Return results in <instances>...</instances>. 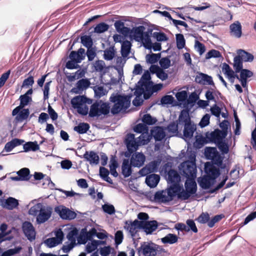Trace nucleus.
<instances>
[{
    "instance_id": "obj_27",
    "label": "nucleus",
    "mask_w": 256,
    "mask_h": 256,
    "mask_svg": "<svg viewBox=\"0 0 256 256\" xmlns=\"http://www.w3.org/2000/svg\"><path fill=\"white\" fill-rule=\"evenodd\" d=\"M132 165L128 159H124L122 166V172L124 176L126 178L132 174Z\"/></svg>"
},
{
    "instance_id": "obj_4",
    "label": "nucleus",
    "mask_w": 256,
    "mask_h": 256,
    "mask_svg": "<svg viewBox=\"0 0 256 256\" xmlns=\"http://www.w3.org/2000/svg\"><path fill=\"white\" fill-rule=\"evenodd\" d=\"M180 174L187 178H196V167L194 162L186 161L179 166Z\"/></svg>"
},
{
    "instance_id": "obj_30",
    "label": "nucleus",
    "mask_w": 256,
    "mask_h": 256,
    "mask_svg": "<svg viewBox=\"0 0 256 256\" xmlns=\"http://www.w3.org/2000/svg\"><path fill=\"white\" fill-rule=\"evenodd\" d=\"M231 34L236 38H240L242 36V26L238 22H236L230 26Z\"/></svg>"
},
{
    "instance_id": "obj_47",
    "label": "nucleus",
    "mask_w": 256,
    "mask_h": 256,
    "mask_svg": "<svg viewBox=\"0 0 256 256\" xmlns=\"http://www.w3.org/2000/svg\"><path fill=\"white\" fill-rule=\"evenodd\" d=\"M152 136L150 135L148 132H144L141 134L140 136L138 137V143L140 145H144L147 144L150 140Z\"/></svg>"
},
{
    "instance_id": "obj_13",
    "label": "nucleus",
    "mask_w": 256,
    "mask_h": 256,
    "mask_svg": "<svg viewBox=\"0 0 256 256\" xmlns=\"http://www.w3.org/2000/svg\"><path fill=\"white\" fill-rule=\"evenodd\" d=\"M206 156L210 159L212 160L218 165H220L222 164V160L219 156L216 148H206L205 150Z\"/></svg>"
},
{
    "instance_id": "obj_43",
    "label": "nucleus",
    "mask_w": 256,
    "mask_h": 256,
    "mask_svg": "<svg viewBox=\"0 0 256 256\" xmlns=\"http://www.w3.org/2000/svg\"><path fill=\"white\" fill-rule=\"evenodd\" d=\"M90 128V125L87 123L82 122L76 126L74 130L80 134H86Z\"/></svg>"
},
{
    "instance_id": "obj_53",
    "label": "nucleus",
    "mask_w": 256,
    "mask_h": 256,
    "mask_svg": "<svg viewBox=\"0 0 256 256\" xmlns=\"http://www.w3.org/2000/svg\"><path fill=\"white\" fill-rule=\"evenodd\" d=\"M96 47H92L90 48H87V50L86 54V55L88 60L89 62H91L93 60L94 58L96 56Z\"/></svg>"
},
{
    "instance_id": "obj_33",
    "label": "nucleus",
    "mask_w": 256,
    "mask_h": 256,
    "mask_svg": "<svg viewBox=\"0 0 256 256\" xmlns=\"http://www.w3.org/2000/svg\"><path fill=\"white\" fill-rule=\"evenodd\" d=\"M145 30V28L143 26H140L134 28L132 30H130V34H132L136 40L140 42V38L142 37V34Z\"/></svg>"
},
{
    "instance_id": "obj_64",
    "label": "nucleus",
    "mask_w": 256,
    "mask_h": 256,
    "mask_svg": "<svg viewBox=\"0 0 256 256\" xmlns=\"http://www.w3.org/2000/svg\"><path fill=\"white\" fill-rule=\"evenodd\" d=\"M104 212L109 214H112L115 213L116 210L113 205L110 204H104L102 206Z\"/></svg>"
},
{
    "instance_id": "obj_57",
    "label": "nucleus",
    "mask_w": 256,
    "mask_h": 256,
    "mask_svg": "<svg viewBox=\"0 0 256 256\" xmlns=\"http://www.w3.org/2000/svg\"><path fill=\"white\" fill-rule=\"evenodd\" d=\"M134 130L136 132L142 134L144 132H148V126L144 123L138 124L134 126Z\"/></svg>"
},
{
    "instance_id": "obj_52",
    "label": "nucleus",
    "mask_w": 256,
    "mask_h": 256,
    "mask_svg": "<svg viewBox=\"0 0 256 256\" xmlns=\"http://www.w3.org/2000/svg\"><path fill=\"white\" fill-rule=\"evenodd\" d=\"M108 28L109 26L108 24L104 22H100L94 28V32L98 34H101L107 31Z\"/></svg>"
},
{
    "instance_id": "obj_40",
    "label": "nucleus",
    "mask_w": 256,
    "mask_h": 256,
    "mask_svg": "<svg viewBox=\"0 0 256 256\" xmlns=\"http://www.w3.org/2000/svg\"><path fill=\"white\" fill-rule=\"evenodd\" d=\"M104 242L99 240H92L91 242H88L86 246V250L88 253H90L96 250L100 244Z\"/></svg>"
},
{
    "instance_id": "obj_35",
    "label": "nucleus",
    "mask_w": 256,
    "mask_h": 256,
    "mask_svg": "<svg viewBox=\"0 0 256 256\" xmlns=\"http://www.w3.org/2000/svg\"><path fill=\"white\" fill-rule=\"evenodd\" d=\"M172 186L168 192V194L170 197H172L175 194L178 195L183 190L182 186H180L179 183H172Z\"/></svg>"
},
{
    "instance_id": "obj_48",
    "label": "nucleus",
    "mask_w": 256,
    "mask_h": 256,
    "mask_svg": "<svg viewBox=\"0 0 256 256\" xmlns=\"http://www.w3.org/2000/svg\"><path fill=\"white\" fill-rule=\"evenodd\" d=\"M80 40L81 43L87 48L92 47L93 42L90 36L86 35L82 36Z\"/></svg>"
},
{
    "instance_id": "obj_58",
    "label": "nucleus",
    "mask_w": 256,
    "mask_h": 256,
    "mask_svg": "<svg viewBox=\"0 0 256 256\" xmlns=\"http://www.w3.org/2000/svg\"><path fill=\"white\" fill-rule=\"evenodd\" d=\"M22 249L21 247H16L14 248H10L2 253L0 256H12L20 252Z\"/></svg>"
},
{
    "instance_id": "obj_62",
    "label": "nucleus",
    "mask_w": 256,
    "mask_h": 256,
    "mask_svg": "<svg viewBox=\"0 0 256 256\" xmlns=\"http://www.w3.org/2000/svg\"><path fill=\"white\" fill-rule=\"evenodd\" d=\"M176 96L178 101L180 102H186L188 98V93L186 90H182L178 92L176 94Z\"/></svg>"
},
{
    "instance_id": "obj_51",
    "label": "nucleus",
    "mask_w": 256,
    "mask_h": 256,
    "mask_svg": "<svg viewBox=\"0 0 256 256\" xmlns=\"http://www.w3.org/2000/svg\"><path fill=\"white\" fill-rule=\"evenodd\" d=\"M104 58L105 60H112L114 56V50L112 47H110L108 48H106L104 50Z\"/></svg>"
},
{
    "instance_id": "obj_19",
    "label": "nucleus",
    "mask_w": 256,
    "mask_h": 256,
    "mask_svg": "<svg viewBox=\"0 0 256 256\" xmlns=\"http://www.w3.org/2000/svg\"><path fill=\"white\" fill-rule=\"evenodd\" d=\"M150 70L152 74H156V76L162 81L168 78V74L157 65L152 64L150 68Z\"/></svg>"
},
{
    "instance_id": "obj_18",
    "label": "nucleus",
    "mask_w": 256,
    "mask_h": 256,
    "mask_svg": "<svg viewBox=\"0 0 256 256\" xmlns=\"http://www.w3.org/2000/svg\"><path fill=\"white\" fill-rule=\"evenodd\" d=\"M0 206L8 210H12L18 206V201L15 198L9 197L6 200H2Z\"/></svg>"
},
{
    "instance_id": "obj_14",
    "label": "nucleus",
    "mask_w": 256,
    "mask_h": 256,
    "mask_svg": "<svg viewBox=\"0 0 256 256\" xmlns=\"http://www.w3.org/2000/svg\"><path fill=\"white\" fill-rule=\"evenodd\" d=\"M24 233L26 238L30 240L35 239L36 232L32 223L28 222H25L22 226Z\"/></svg>"
},
{
    "instance_id": "obj_17",
    "label": "nucleus",
    "mask_w": 256,
    "mask_h": 256,
    "mask_svg": "<svg viewBox=\"0 0 256 256\" xmlns=\"http://www.w3.org/2000/svg\"><path fill=\"white\" fill-rule=\"evenodd\" d=\"M141 228L146 234H152L158 228V222L156 220L140 221Z\"/></svg>"
},
{
    "instance_id": "obj_28",
    "label": "nucleus",
    "mask_w": 256,
    "mask_h": 256,
    "mask_svg": "<svg viewBox=\"0 0 256 256\" xmlns=\"http://www.w3.org/2000/svg\"><path fill=\"white\" fill-rule=\"evenodd\" d=\"M24 141L22 140L16 138L12 139L11 141L8 142L5 146L4 150L6 152H10L15 147L22 144Z\"/></svg>"
},
{
    "instance_id": "obj_45",
    "label": "nucleus",
    "mask_w": 256,
    "mask_h": 256,
    "mask_svg": "<svg viewBox=\"0 0 256 256\" xmlns=\"http://www.w3.org/2000/svg\"><path fill=\"white\" fill-rule=\"evenodd\" d=\"M138 84L144 88V90L146 89V91L149 92V96H146V97H145V100L149 98L152 94L150 92L152 90L151 88L152 86V82H144L142 80H139Z\"/></svg>"
},
{
    "instance_id": "obj_24",
    "label": "nucleus",
    "mask_w": 256,
    "mask_h": 256,
    "mask_svg": "<svg viewBox=\"0 0 256 256\" xmlns=\"http://www.w3.org/2000/svg\"><path fill=\"white\" fill-rule=\"evenodd\" d=\"M114 26L116 30L124 36H127L130 34V28L124 26V24L121 20H116Z\"/></svg>"
},
{
    "instance_id": "obj_34",
    "label": "nucleus",
    "mask_w": 256,
    "mask_h": 256,
    "mask_svg": "<svg viewBox=\"0 0 256 256\" xmlns=\"http://www.w3.org/2000/svg\"><path fill=\"white\" fill-rule=\"evenodd\" d=\"M214 181V180H213L207 176H204L200 179L198 180V182L200 186L203 189H208L210 188L212 185Z\"/></svg>"
},
{
    "instance_id": "obj_15",
    "label": "nucleus",
    "mask_w": 256,
    "mask_h": 256,
    "mask_svg": "<svg viewBox=\"0 0 256 256\" xmlns=\"http://www.w3.org/2000/svg\"><path fill=\"white\" fill-rule=\"evenodd\" d=\"M204 170L206 174V176H209L213 180H216L220 174L219 169L208 162L205 164Z\"/></svg>"
},
{
    "instance_id": "obj_10",
    "label": "nucleus",
    "mask_w": 256,
    "mask_h": 256,
    "mask_svg": "<svg viewBox=\"0 0 256 256\" xmlns=\"http://www.w3.org/2000/svg\"><path fill=\"white\" fill-rule=\"evenodd\" d=\"M55 236L56 237L48 238L44 240V242L48 247L53 248L62 242L64 234L60 229L56 232Z\"/></svg>"
},
{
    "instance_id": "obj_38",
    "label": "nucleus",
    "mask_w": 256,
    "mask_h": 256,
    "mask_svg": "<svg viewBox=\"0 0 256 256\" xmlns=\"http://www.w3.org/2000/svg\"><path fill=\"white\" fill-rule=\"evenodd\" d=\"M30 114L28 108H22L16 116V120L18 122H22L27 119Z\"/></svg>"
},
{
    "instance_id": "obj_39",
    "label": "nucleus",
    "mask_w": 256,
    "mask_h": 256,
    "mask_svg": "<svg viewBox=\"0 0 256 256\" xmlns=\"http://www.w3.org/2000/svg\"><path fill=\"white\" fill-rule=\"evenodd\" d=\"M178 237L174 234H168L161 239L164 244H174L178 242Z\"/></svg>"
},
{
    "instance_id": "obj_61",
    "label": "nucleus",
    "mask_w": 256,
    "mask_h": 256,
    "mask_svg": "<svg viewBox=\"0 0 256 256\" xmlns=\"http://www.w3.org/2000/svg\"><path fill=\"white\" fill-rule=\"evenodd\" d=\"M240 76L239 78L247 80L253 76V72L247 69H242L240 70Z\"/></svg>"
},
{
    "instance_id": "obj_63",
    "label": "nucleus",
    "mask_w": 256,
    "mask_h": 256,
    "mask_svg": "<svg viewBox=\"0 0 256 256\" xmlns=\"http://www.w3.org/2000/svg\"><path fill=\"white\" fill-rule=\"evenodd\" d=\"M196 220L200 224L208 223L210 220V216L207 212H202Z\"/></svg>"
},
{
    "instance_id": "obj_11",
    "label": "nucleus",
    "mask_w": 256,
    "mask_h": 256,
    "mask_svg": "<svg viewBox=\"0 0 256 256\" xmlns=\"http://www.w3.org/2000/svg\"><path fill=\"white\" fill-rule=\"evenodd\" d=\"M145 160L146 156L142 153L136 152L132 154L130 163L134 167L140 168L143 166Z\"/></svg>"
},
{
    "instance_id": "obj_29",
    "label": "nucleus",
    "mask_w": 256,
    "mask_h": 256,
    "mask_svg": "<svg viewBox=\"0 0 256 256\" xmlns=\"http://www.w3.org/2000/svg\"><path fill=\"white\" fill-rule=\"evenodd\" d=\"M196 130V126L194 124H187L184 125V136L187 138L192 137L194 131Z\"/></svg>"
},
{
    "instance_id": "obj_56",
    "label": "nucleus",
    "mask_w": 256,
    "mask_h": 256,
    "mask_svg": "<svg viewBox=\"0 0 256 256\" xmlns=\"http://www.w3.org/2000/svg\"><path fill=\"white\" fill-rule=\"evenodd\" d=\"M142 121L145 124L152 125L156 122V118H154L150 114H145L142 118Z\"/></svg>"
},
{
    "instance_id": "obj_21",
    "label": "nucleus",
    "mask_w": 256,
    "mask_h": 256,
    "mask_svg": "<svg viewBox=\"0 0 256 256\" xmlns=\"http://www.w3.org/2000/svg\"><path fill=\"white\" fill-rule=\"evenodd\" d=\"M86 54L85 50L83 48H80L76 51H72L70 54L69 58L80 63L85 58Z\"/></svg>"
},
{
    "instance_id": "obj_1",
    "label": "nucleus",
    "mask_w": 256,
    "mask_h": 256,
    "mask_svg": "<svg viewBox=\"0 0 256 256\" xmlns=\"http://www.w3.org/2000/svg\"><path fill=\"white\" fill-rule=\"evenodd\" d=\"M52 208L51 206L44 205L42 203H38L30 208L28 214L36 216V222L40 224L48 221L52 216Z\"/></svg>"
},
{
    "instance_id": "obj_37",
    "label": "nucleus",
    "mask_w": 256,
    "mask_h": 256,
    "mask_svg": "<svg viewBox=\"0 0 256 256\" xmlns=\"http://www.w3.org/2000/svg\"><path fill=\"white\" fill-rule=\"evenodd\" d=\"M132 44L130 41H124L121 46V54L124 58L127 57L130 54Z\"/></svg>"
},
{
    "instance_id": "obj_32",
    "label": "nucleus",
    "mask_w": 256,
    "mask_h": 256,
    "mask_svg": "<svg viewBox=\"0 0 256 256\" xmlns=\"http://www.w3.org/2000/svg\"><path fill=\"white\" fill-rule=\"evenodd\" d=\"M236 53L243 62H252L254 59V56L252 54L243 50H238Z\"/></svg>"
},
{
    "instance_id": "obj_31",
    "label": "nucleus",
    "mask_w": 256,
    "mask_h": 256,
    "mask_svg": "<svg viewBox=\"0 0 256 256\" xmlns=\"http://www.w3.org/2000/svg\"><path fill=\"white\" fill-rule=\"evenodd\" d=\"M154 199L156 202H166L172 200L170 196H166L164 190L156 192L154 195Z\"/></svg>"
},
{
    "instance_id": "obj_44",
    "label": "nucleus",
    "mask_w": 256,
    "mask_h": 256,
    "mask_svg": "<svg viewBox=\"0 0 256 256\" xmlns=\"http://www.w3.org/2000/svg\"><path fill=\"white\" fill-rule=\"evenodd\" d=\"M83 100L84 98V96H74L71 100V104L74 108L76 109L78 106L84 104Z\"/></svg>"
},
{
    "instance_id": "obj_41",
    "label": "nucleus",
    "mask_w": 256,
    "mask_h": 256,
    "mask_svg": "<svg viewBox=\"0 0 256 256\" xmlns=\"http://www.w3.org/2000/svg\"><path fill=\"white\" fill-rule=\"evenodd\" d=\"M24 151L26 152L30 150L36 151L39 150V146L36 141L26 142L23 145Z\"/></svg>"
},
{
    "instance_id": "obj_50",
    "label": "nucleus",
    "mask_w": 256,
    "mask_h": 256,
    "mask_svg": "<svg viewBox=\"0 0 256 256\" xmlns=\"http://www.w3.org/2000/svg\"><path fill=\"white\" fill-rule=\"evenodd\" d=\"M242 62L243 61L241 60L238 55L234 58V68L236 72H239L240 70L242 69Z\"/></svg>"
},
{
    "instance_id": "obj_12",
    "label": "nucleus",
    "mask_w": 256,
    "mask_h": 256,
    "mask_svg": "<svg viewBox=\"0 0 256 256\" xmlns=\"http://www.w3.org/2000/svg\"><path fill=\"white\" fill-rule=\"evenodd\" d=\"M206 136V138L208 139L210 142H213L216 144L222 140L226 137L224 136V134L219 129H216L211 132H207Z\"/></svg>"
},
{
    "instance_id": "obj_49",
    "label": "nucleus",
    "mask_w": 256,
    "mask_h": 256,
    "mask_svg": "<svg viewBox=\"0 0 256 256\" xmlns=\"http://www.w3.org/2000/svg\"><path fill=\"white\" fill-rule=\"evenodd\" d=\"M176 38L177 48L179 50L183 48L186 45V40L183 34H176Z\"/></svg>"
},
{
    "instance_id": "obj_9",
    "label": "nucleus",
    "mask_w": 256,
    "mask_h": 256,
    "mask_svg": "<svg viewBox=\"0 0 256 256\" xmlns=\"http://www.w3.org/2000/svg\"><path fill=\"white\" fill-rule=\"evenodd\" d=\"M124 228L128 232L133 240H134L135 238H138L137 234L138 230L142 229L140 221L135 220L133 222L130 223L126 222Z\"/></svg>"
},
{
    "instance_id": "obj_22",
    "label": "nucleus",
    "mask_w": 256,
    "mask_h": 256,
    "mask_svg": "<svg viewBox=\"0 0 256 256\" xmlns=\"http://www.w3.org/2000/svg\"><path fill=\"white\" fill-rule=\"evenodd\" d=\"M83 158L88 161L90 164H98L100 158L96 152L94 151H86L84 154Z\"/></svg>"
},
{
    "instance_id": "obj_25",
    "label": "nucleus",
    "mask_w": 256,
    "mask_h": 256,
    "mask_svg": "<svg viewBox=\"0 0 256 256\" xmlns=\"http://www.w3.org/2000/svg\"><path fill=\"white\" fill-rule=\"evenodd\" d=\"M160 180V176L156 174H151L148 176L146 178V183L150 188L156 187Z\"/></svg>"
},
{
    "instance_id": "obj_36",
    "label": "nucleus",
    "mask_w": 256,
    "mask_h": 256,
    "mask_svg": "<svg viewBox=\"0 0 256 256\" xmlns=\"http://www.w3.org/2000/svg\"><path fill=\"white\" fill-rule=\"evenodd\" d=\"M178 121L180 124H191L192 122L188 112L186 110H182L179 116Z\"/></svg>"
},
{
    "instance_id": "obj_23",
    "label": "nucleus",
    "mask_w": 256,
    "mask_h": 256,
    "mask_svg": "<svg viewBox=\"0 0 256 256\" xmlns=\"http://www.w3.org/2000/svg\"><path fill=\"white\" fill-rule=\"evenodd\" d=\"M151 136L154 137L156 141H160L165 137L166 134L162 128L156 126L151 130Z\"/></svg>"
},
{
    "instance_id": "obj_20",
    "label": "nucleus",
    "mask_w": 256,
    "mask_h": 256,
    "mask_svg": "<svg viewBox=\"0 0 256 256\" xmlns=\"http://www.w3.org/2000/svg\"><path fill=\"white\" fill-rule=\"evenodd\" d=\"M90 82L87 78H82L79 80L76 83V88H74L72 89V92L78 94L80 91H82L88 88L90 86Z\"/></svg>"
},
{
    "instance_id": "obj_3",
    "label": "nucleus",
    "mask_w": 256,
    "mask_h": 256,
    "mask_svg": "<svg viewBox=\"0 0 256 256\" xmlns=\"http://www.w3.org/2000/svg\"><path fill=\"white\" fill-rule=\"evenodd\" d=\"M109 112V105L100 100L96 102L91 105L88 114L89 116L94 118L98 117L102 114L106 115Z\"/></svg>"
},
{
    "instance_id": "obj_8",
    "label": "nucleus",
    "mask_w": 256,
    "mask_h": 256,
    "mask_svg": "<svg viewBox=\"0 0 256 256\" xmlns=\"http://www.w3.org/2000/svg\"><path fill=\"white\" fill-rule=\"evenodd\" d=\"M156 244L151 241L142 242L140 244L138 252L144 256H156Z\"/></svg>"
},
{
    "instance_id": "obj_59",
    "label": "nucleus",
    "mask_w": 256,
    "mask_h": 256,
    "mask_svg": "<svg viewBox=\"0 0 256 256\" xmlns=\"http://www.w3.org/2000/svg\"><path fill=\"white\" fill-rule=\"evenodd\" d=\"M159 64L162 69H167L170 66V60L168 57L162 58H160Z\"/></svg>"
},
{
    "instance_id": "obj_46",
    "label": "nucleus",
    "mask_w": 256,
    "mask_h": 256,
    "mask_svg": "<svg viewBox=\"0 0 256 256\" xmlns=\"http://www.w3.org/2000/svg\"><path fill=\"white\" fill-rule=\"evenodd\" d=\"M161 54H147L146 56V60L148 63L150 64H154L158 62L160 58Z\"/></svg>"
},
{
    "instance_id": "obj_54",
    "label": "nucleus",
    "mask_w": 256,
    "mask_h": 256,
    "mask_svg": "<svg viewBox=\"0 0 256 256\" xmlns=\"http://www.w3.org/2000/svg\"><path fill=\"white\" fill-rule=\"evenodd\" d=\"M95 96L100 98L106 94L107 92L102 86H95L94 88Z\"/></svg>"
},
{
    "instance_id": "obj_5",
    "label": "nucleus",
    "mask_w": 256,
    "mask_h": 256,
    "mask_svg": "<svg viewBox=\"0 0 256 256\" xmlns=\"http://www.w3.org/2000/svg\"><path fill=\"white\" fill-rule=\"evenodd\" d=\"M195 178H187L184 186L186 190H182V192L178 194V197L183 200H186L195 194L197 190V185L194 180Z\"/></svg>"
},
{
    "instance_id": "obj_55",
    "label": "nucleus",
    "mask_w": 256,
    "mask_h": 256,
    "mask_svg": "<svg viewBox=\"0 0 256 256\" xmlns=\"http://www.w3.org/2000/svg\"><path fill=\"white\" fill-rule=\"evenodd\" d=\"M78 233V230L76 228H74L68 234L66 238L70 242L76 244V238Z\"/></svg>"
},
{
    "instance_id": "obj_42",
    "label": "nucleus",
    "mask_w": 256,
    "mask_h": 256,
    "mask_svg": "<svg viewBox=\"0 0 256 256\" xmlns=\"http://www.w3.org/2000/svg\"><path fill=\"white\" fill-rule=\"evenodd\" d=\"M18 175L21 177L22 181H26L30 179V172L28 168H22L16 172Z\"/></svg>"
},
{
    "instance_id": "obj_6",
    "label": "nucleus",
    "mask_w": 256,
    "mask_h": 256,
    "mask_svg": "<svg viewBox=\"0 0 256 256\" xmlns=\"http://www.w3.org/2000/svg\"><path fill=\"white\" fill-rule=\"evenodd\" d=\"M54 212L60 217L64 220H72L76 218V214L68 208L63 206L59 205L54 208Z\"/></svg>"
},
{
    "instance_id": "obj_7",
    "label": "nucleus",
    "mask_w": 256,
    "mask_h": 256,
    "mask_svg": "<svg viewBox=\"0 0 256 256\" xmlns=\"http://www.w3.org/2000/svg\"><path fill=\"white\" fill-rule=\"evenodd\" d=\"M125 143L126 146L128 151L125 153L126 157H130L131 154L136 151L139 145L138 140L136 142L134 135L132 134H128L125 139Z\"/></svg>"
},
{
    "instance_id": "obj_16",
    "label": "nucleus",
    "mask_w": 256,
    "mask_h": 256,
    "mask_svg": "<svg viewBox=\"0 0 256 256\" xmlns=\"http://www.w3.org/2000/svg\"><path fill=\"white\" fill-rule=\"evenodd\" d=\"M19 100H20V105L14 108L12 112L13 116H16L21 110L28 106L32 101V98L30 96L22 94L20 96Z\"/></svg>"
},
{
    "instance_id": "obj_2",
    "label": "nucleus",
    "mask_w": 256,
    "mask_h": 256,
    "mask_svg": "<svg viewBox=\"0 0 256 256\" xmlns=\"http://www.w3.org/2000/svg\"><path fill=\"white\" fill-rule=\"evenodd\" d=\"M131 97L130 96H122L114 94H112L110 100L114 104L111 108L112 114H118L128 109L130 104Z\"/></svg>"
},
{
    "instance_id": "obj_26",
    "label": "nucleus",
    "mask_w": 256,
    "mask_h": 256,
    "mask_svg": "<svg viewBox=\"0 0 256 256\" xmlns=\"http://www.w3.org/2000/svg\"><path fill=\"white\" fill-rule=\"evenodd\" d=\"M167 180L168 183H179L180 177L176 170H170L167 174Z\"/></svg>"
},
{
    "instance_id": "obj_60",
    "label": "nucleus",
    "mask_w": 256,
    "mask_h": 256,
    "mask_svg": "<svg viewBox=\"0 0 256 256\" xmlns=\"http://www.w3.org/2000/svg\"><path fill=\"white\" fill-rule=\"evenodd\" d=\"M218 149L224 154H226L228 152V144L223 140L216 144Z\"/></svg>"
}]
</instances>
